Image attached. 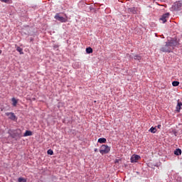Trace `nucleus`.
Wrapping results in <instances>:
<instances>
[{
    "label": "nucleus",
    "mask_w": 182,
    "mask_h": 182,
    "mask_svg": "<svg viewBox=\"0 0 182 182\" xmlns=\"http://www.w3.org/2000/svg\"><path fill=\"white\" fill-rule=\"evenodd\" d=\"M161 52H166L170 53L173 52V48L170 47L169 44L166 42V44L160 48Z\"/></svg>",
    "instance_id": "f257e3e1"
},
{
    "label": "nucleus",
    "mask_w": 182,
    "mask_h": 182,
    "mask_svg": "<svg viewBox=\"0 0 182 182\" xmlns=\"http://www.w3.org/2000/svg\"><path fill=\"white\" fill-rule=\"evenodd\" d=\"M109 151H110V147L109 146L105 144L101 146V149L100 150L101 154H107Z\"/></svg>",
    "instance_id": "f03ea898"
},
{
    "label": "nucleus",
    "mask_w": 182,
    "mask_h": 182,
    "mask_svg": "<svg viewBox=\"0 0 182 182\" xmlns=\"http://www.w3.org/2000/svg\"><path fill=\"white\" fill-rule=\"evenodd\" d=\"M169 45L170 48H172V50L176 48V46H178L179 43L178 41H177V39H172L167 42Z\"/></svg>",
    "instance_id": "7ed1b4c3"
},
{
    "label": "nucleus",
    "mask_w": 182,
    "mask_h": 182,
    "mask_svg": "<svg viewBox=\"0 0 182 182\" xmlns=\"http://www.w3.org/2000/svg\"><path fill=\"white\" fill-rule=\"evenodd\" d=\"M169 18H170V13H166L165 14L161 16L159 21H161L162 23H166V22H167V19H168Z\"/></svg>",
    "instance_id": "20e7f679"
},
{
    "label": "nucleus",
    "mask_w": 182,
    "mask_h": 182,
    "mask_svg": "<svg viewBox=\"0 0 182 182\" xmlns=\"http://www.w3.org/2000/svg\"><path fill=\"white\" fill-rule=\"evenodd\" d=\"M55 19H56L57 21H59L60 22H62V23L68 22V18L60 16V15H59V14H55Z\"/></svg>",
    "instance_id": "39448f33"
},
{
    "label": "nucleus",
    "mask_w": 182,
    "mask_h": 182,
    "mask_svg": "<svg viewBox=\"0 0 182 182\" xmlns=\"http://www.w3.org/2000/svg\"><path fill=\"white\" fill-rule=\"evenodd\" d=\"M6 116H8L10 120H16V115L14 112H6Z\"/></svg>",
    "instance_id": "423d86ee"
},
{
    "label": "nucleus",
    "mask_w": 182,
    "mask_h": 182,
    "mask_svg": "<svg viewBox=\"0 0 182 182\" xmlns=\"http://www.w3.org/2000/svg\"><path fill=\"white\" fill-rule=\"evenodd\" d=\"M140 160V156L139 155H133L131 157V163H137Z\"/></svg>",
    "instance_id": "0eeeda50"
},
{
    "label": "nucleus",
    "mask_w": 182,
    "mask_h": 182,
    "mask_svg": "<svg viewBox=\"0 0 182 182\" xmlns=\"http://www.w3.org/2000/svg\"><path fill=\"white\" fill-rule=\"evenodd\" d=\"M127 12L128 14H133L134 15H136V14H137V10H136L134 7L129 8L127 9Z\"/></svg>",
    "instance_id": "6e6552de"
},
{
    "label": "nucleus",
    "mask_w": 182,
    "mask_h": 182,
    "mask_svg": "<svg viewBox=\"0 0 182 182\" xmlns=\"http://www.w3.org/2000/svg\"><path fill=\"white\" fill-rule=\"evenodd\" d=\"M11 102H12V106H14V107H16V105H18V100H16L15 97H13L11 99Z\"/></svg>",
    "instance_id": "1a4fd4ad"
},
{
    "label": "nucleus",
    "mask_w": 182,
    "mask_h": 182,
    "mask_svg": "<svg viewBox=\"0 0 182 182\" xmlns=\"http://www.w3.org/2000/svg\"><path fill=\"white\" fill-rule=\"evenodd\" d=\"M174 154L176 156H180L181 155V149H176L175 151H174Z\"/></svg>",
    "instance_id": "9d476101"
},
{
    "label": "nucleus",
    "mask_w": 182,
    "mask_h": 182,
    "mask_svg": "<svg viewBox=\"0 0 182 182\" xmlns=\"http://www.w3.org/2000/svg\"><path fill=\"white\" fill-rule=\"evenodd\" d=\"M27 136H32V132L26 130V132L23 134V136L27 137Z\"/></svg>",
    "instance_id": "9b49d317"
},
{
    "label": "nucleus",
    "mask_w": 182,
    "mask_h": 182,
    "mask_svg": "<svg viewBox=\"0 0 182 182\" xmlns=\"http://www.w3.org/2000/svg\"><path fill=\"white\" fill-rule=\"evenodd\" d=\"M16 50L17 52H19L20 55H23V49H22V48L18 46Z\"/></svg>",
    "instance_id": "f8f14e48"
},
{
    "label": "nucleus",
    "mask_w": 182,
    "mask_h": 182,
    "mask_svg": "<svg viewBox=\"0 0 182 182\" xmlns=\"http://www.w3.org/2000/svg\"><path fill=\"white\" fill-rule=\"evenodd\" d=\"M181 107H182V102L180 101H178V104L176 105V109L178 110H180L181 109Z\"/></svg>",
    "instance_id": "ddd939ff"
},
{
    "label": "nucleus",
    "mask_w": 182,
    "mask_h": 182,
    "mask_svg": "<svg viewBox=\"0 0 182 182\" xmlns=\"http://www.w3.org/2000/svg\"><path fill=\"white\" fill-rule=\"evenodd\" d=\"M107 140L105 138H100L98 139V143H101V144H103V143H106Z\"/></svg>",
    "instance_id": "4468645a"
},
{
    "label": "nucleus",
    "mask_w": 182,
    "mask_h": 182,
    "mask_svg": "<svg viewBox=\"0 0 182 182\" xmlns=\"http://www.w3.org/2000/svg\"><path fill=\"white\" fill-rule=\"evenodd\" d=\"M86 52L87 53H93V49L90 47L86 48Z\"/></svg>",
    "instance_id": "2eb2a0df"
},
{
    "label": "nucleus",
    "mask_w": 182,
    "mask_h": 182,
    "mask_svg": "<svg viewBox=\"0 0 182 182\" xmlns=\"http://www.w3.org/2000/svg\"><path fill=\"white\" fill-rule=\"evenodd\" d=\"M135 60H141V57L140 55H136L134 56Z\"/></svg>",
    "instance_id": "dca6fc26"
},
{
    "label": "nucleus",
    "mask_w": 182,
    "mask_h": 182,
    "mask_svg": "<svg viewBox=\"0 0 182 182\" xmlns=\"http://www.w3.org/2000/svg\"><path fill=\"white\" fill-rule=\"evenodd\" d=\"M180 85V82L178 81H173L172 82V86L177 87Z\"/></svg>",
    "instance_id": "f3484780"
},
{
    "label": "nucleus",
    "mask_w": 182,
    "mask_h": 182,
    "mask_svg": "<svg viewBox=\"0 0 182 182\" xmlns=\"http://www.w3.org/2000/svg\"><path fill=\"white\" fill-rule=\"evenodd\" d=\"M149 132H151V133H156V132H157V129L155 127H151V129H149Z\"/></svg>",
    "instance_id": "a211bd4d"
},
{
    "label": "nucleus",
    "mask_w": 182,
    "mask_h": 182,
    "mask_svg": "<svg viewBox=\"0 0 182 182\" xmlns=\"http://www.w3.org/2000/svg\"><path fill=\"white\" fill-rule=\"evenodd\" d=\"M18 182H26V179H25V178H22V177H20L18 179Z\"/></svg>",
    "instance_id": "6ab92c4d"
},
{
    "label": "nucleus",
    "mask_w": 182,
    "mask_h": 182,
    "mask_svg": "<svg viewBox=\"0 0 182 182\" xmlns=\"http://www.w3.org/2000/svg\"><path fill=\"white\" fill-rule=\"evenodd\" d=\"M1 2H4V4H11V0H0Z\"/></svg>",
    "instance_id": "aec40b11"
},
{
    "label": "nucleus",
    "mask_w": 182,
    "mask_h": 182,
    "mask_svg": "<svg viewBox=\"0 0 182 182\" xmlns=\"http://www.w3.org/2000/svg\"><path fill=\"white\" fill-rule=\"evenodd\" d=\"M48 154H50V156H53V151L52 149H49L47 151Z\"/></svg>",
    "instance_id": "412c9836"
},
{
    "label": "nucleus",
    "mask_w": 182,
    "mask_h": 182,
    "mask_svg": "<svg viewBox=\"0 0 182 182\" xmlns=\"http://www.w3.org/2000/svg\"><path fill=\"white\" fill-rule=\"evenodd\" d=\"M156 127H157V129H161V124H159Z\"/></svg>",
    "instance_id": "4be33fe9"
},
{
    "label": "nucleus",
    "mask_w": 182,
    "mask_h": 182,
    "mask_svg": "<svg viewBox=\"0 0 182 182\" xmlns=\"http://www.w3.org/2000/svg\"><path fill=\"white\" fill-rule=\"evenodd\" d=\"M177 6H181V3H177Z\"/></svg>",
    "instance_id": "5701e85b"
},
{
    "label": "nucleus",
    "mask_w": 182,
    "mask_h": 182,
    "mask_svg": "<svg viewBox=\"0 0 182 182\" xmlns=\"http://www.w3.org/2000/svg\"><path fill=\"white\" fill-rule=\"evenodd\" d=\"M95 152L97 151V148L95 149Z\"/></svg>",
    "instance_id": "b1692460"
},
{
    "label": "nucleus",
    "mask_w": 182,
    "mask_h": 182,
    "mask_svg": "<svg viewBox=\"0 0 182 182\" xmlns=\"http://www.w3.org/2000/svg\"><path fill=\"white\" fill-rule=\"evenodd\" d=\"M115 163H119V160L117 159V160L115 161Z\"/></svg>",
    "instance_id": "393cba45"
},
{
    "label": "nucleus",
    "mask_w": 182,
    "mask_h": 182,
    "mask_svg": "<svg viewBox=\"0 0 182 182\" xmlns=\"http://www.w3.org/2000/svg\"><path fill=\"white\" fill-rule=\"evenodd\" d=\"M1 53H2V50H0V55H1Z\"/></svg>",
    "instance_id": "a878e982"
}]
</instances>
